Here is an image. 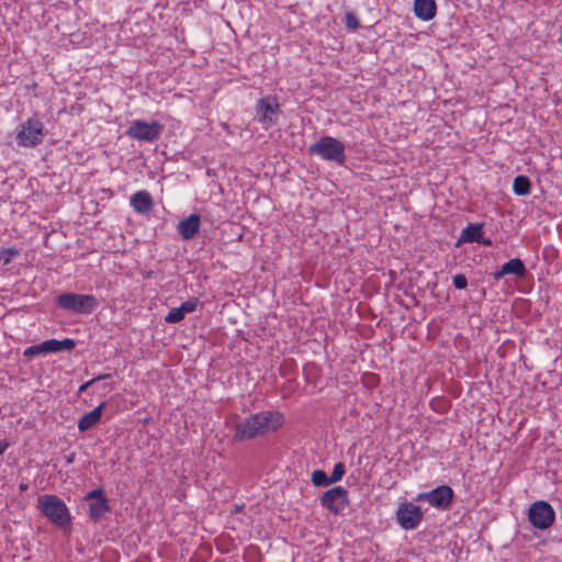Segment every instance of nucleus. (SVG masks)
<instances>
[{"label": "nucleus", "instance_id": "4be33fe9", "mask_svg": "<svg viewBox=\"0 0 562 562\" xmlns=\"http://www.w3.org/2000/svg\"><path fill=\"white\" fill-rule=\"evenodd\" d=\"M20 255V250L15 247L1 248L0 249V262L9 265L12 259Z\"/></svg>", "mask_w": 562, "mask_h": 562}, {"label": "nucleus", "instance_id": "c85d7f7f", "mask_svg": "<svg viewBox=\"0 0 562 562\" xmlns=\"http://www.w3.org/2000/svg\"><path fill=\"white\" fill-rule=\"evenodd\" d=\"M452 283L457 289L463 290L468 286V279L464 274H457L453 277Z\"/></svg>", "mask_w": 562, "mask_h": 562}, {"label": "nucleus", "instance_id": "bb28decb", "mask_svg": "<svg viewBox=\"0 0 562 562\" xmlns=\"http://www.w3.org/2000/svg\"><path fill=\"white\" fill-rule=\"evenodd\" d=\"M199 304L198 297H190L186 302H183L179 307L184 314L192 313L196 310V306Z\"/></svg>", "mask_w": 562, "mask_h": 562}, {"label": "nucleus", "instance_id": "9b49d317", "mask_svg": "<svg viewBox=\"0 0 562 562\" xmlns=\"http://www.w3.org/2000/svg\"><path fill=\"white\" fill-rule=\"evenodd\" d=\"M319 502L322 507L337 515L349 504L348 491L342 486L333 487L322 495Z\"/></svg>", "mask_w": 562, "mask_h": 562}, {"label": "nucleus", "instance_id": "393cba45", "mask_svg": "<svg viewBox=\"0 0 562 562\" xmlns=\"http://www.w3.org/2000/svg\"><path fill=\"white\" fill-rule=\"evenodd\" d=\"M345 472H346V470H345L344 463L342 462L336 463L335 467H334V470L331 472V475L328 476L329 481H330V484L337 483V482L341 481Z\"/></svg>", "mask_w": 562, "mask_h": 562}, {"label": "nucleus", "instance_id": "0eeeda50", "mask_svg": "<svg viewBox=\"0 0 562 562\" xmlns=\"http://www.w3.org/2000/svg\"><path fill=\"white\" fill-rule=\"evenodd\" d=\"M44 134V124L32 117L19 126L16 143L22 147H35L42 143Z\"/></svg>", "mask_w": 562, "mask_h": 562}, {"label": "nucleus", "instance_id": "423d86ee", "mask_svg": "<svg viewBox=\"0 0 562 562\" xmlns=\"http://www.w3.org/2000/svg\"><path fill=\"white\" fill-rule=\"evenodd\" d=\"M454 498V492L449 485H440L429 492H423L417 494V502H426L431 507L446 512L451 508Z\"/></svg>", "mask_w": 562, "mask_h": 562}, {"label": "nucleus", "instance_id": "7c9ffc66", "mask_svg": "<svg viewBox=\"0 0 562 562\" xmlns=\"http://www.w3.org/2000/svg\"><path fill=\"white\" fill-rule=\"evenodd\" d=\"M477 244H482L484 246H492L493 241L491 238H485L483 235L481 236L480 240H477Z\"/></svg>", "mask_w": 562, "mask_h": 562}, {"label": "nucleus", "instance_id": "aec40b11", "mask_svg": "<svg viewBox=\"0 0 562 562\" xmlns=\"http://www.w3.org/2000/svg\"><path fill=\"white\" fill-rule=\"evenodd\" d=\"M531 181L527 176L519 175L514 179L513 191L516 195L526 196L530 193Z\"/></svg>", "mask_w": 562, "mask_h": 562}, {"label": "nucleus", "instance_id": "9d476101", "mask_svg": "<svg viewBox=\"0 0 562 562\" xmlns=\"http://www.w3.org/2000/svg\"><path fill=\"white\" fill-rule=\"evenodd\" d=\"M85 501H89V517L94 522L100 521L105 514L111 512L110 501L103 488H95L88 492Z\"/></svg>", "mask_w": 562, "mask_h": 562}, {"label": "nucleus", "instance_id": "a211bd4d", "mask_svg": "<svg viewBox=\"0 0 562 562\" xmlns=\"http://www.w3.org/2000/svg\"><path fill=\"white\" fill-rule=\"evenodd\" d=\"M44 342H45L47 353H58V352H64V351L69 352L77 345L76 340L71 339V338H65L63 340L48 339V340H45Z\"/></svg>", "mask_w": 562, "mask_h": 562}, {"label": "nucleus", "instance_id": "5701e85b", "mask_svg": "<svg viewBox=\"0 0 562 562\" xmlns=\"http://www.w3.org/2000/svg\"><path fill=\"white\" fill-rule=\"evenodd\" d=\"M46 355L47 351H46V347H45V342H41V344H37V345H32L30 347H27L24 351H23V357L27 358V359H32L34 356H37V355Z\"/></svg>", "mask_w": 562, "mask_h": 562}, {"label": "nucleus", "instance_id": "f257e3e1", "mask_svg": "<svg viewBox=\"0 0 562 562\" xmlns=\"http://www.w3.org/2000/svg\"><path fill=\"white\" fill-rule=\"evenodd\" d=\"M283 415L279 412L266 411L249 415L235 425L234 439L244 441L276 431L283 425Z\"/></svg>", "mask_w": 562, "mask_h": 562}, {"label": "nucleus", "instance_id": "6e6552de", "mask_svg": "<svg viewBox=\"0 0 562 562\" xmlns=\"http://www.w3.org/2000/svg\"><path fill=\"white\" fill-rule=\"evenodd\" d=\"M528 519L532 527L539 530L550 528L555 521V512L546 501H538L530 505Z\"/></svg>", "mask_w": 562, "mask_h": 562}, {"label": "nucleus", "instance_id": "cd10ccee", "mask_svg": "<svg viewBox=\"0 0 562 562\" xmlns=\"http://www.w3.org/2000/svg\"><path fill=\"white\" fill-rule=\"evenodd\" d=\"M110 376H111V374H100V375L87 381L86 383H83L79 386L78 394L86 392L88 390V387H90L94 382L109 379Z\"/></svg>", "mask_w": 562, "mask_h": 562}, {"label": "nucleus", "instance_id": "473e14b6", "mask_svg": "<svg viewBox=\"0 0 562 562\" xmlns=\"http://www.w3.org/2000/svg\"><path fill=\"white\" fill-rule=\"evenodd\" d=\"M74 458H75V454H70L69 457H67V463H71L74 461Z\"/></svg>", "mask_w": 562, "mask_h": 562}, {"label": "nucleus", "instance_id": "4468645a", "mask_svg": "<svg viewBox=\"0 0 562 562\" xmlns=\"http://www.w3.org/2000/svg\"><path fill=\"white\" fill-rule=\"evenodd\" d=\"M130 204L136 213L147 214L153 210L155 202L148 191L139 190L131 195Z\"/></svg>", "mask_w": 562, "mask_h": 562}, {"label": "nucleus", "instance_id": "f3484780", "mask_svg": "<svg viewBox=\"0 0 562 562\" xmlns=\"http://www.w3.org/2000/svg\"><path fill=\"white\" fill-rule=\"evenodd\" d=\"M483 235V224H468L461 232L457 246L463 243H477Z\"/></svg>", "mask_w": 562, "mask_h": 562}, {"label": "nucleus", "instance_id": "2f4dec72", "mask_svg": "<svg viewBox=\"0 0 562 562\" xmlns=\"http://www.w3.org/2000/svg\"><path fill=\"white\" fill-rule=\"evenodd\" d=\"M9 443L5 440H0V456L8 449Z\"/></svg>", "mask_w": 562, "mask_h": 562}, {"label": "nucleus", "instance_id": "a878e982", "mask_svg": "<svg viewBox=\"0 0 562 562\" xmlns=\"http://www.w3.org/2000/svg\"><path fill=\"white\" fill-rule=\"evenodd\" d=\"M345 24L348 29L356 31L360 27V21L355 12H347L345 15Z\"/></svg>", "mask_w": 562, "mask_h": 562}, {"label": "nucleus", "instance_id": "1a4fd4ad", "mask_svg": "<svg viewBox=\"0 0 562 562\" xmlns=\"http://www.w3.org/2000/svg\"><path fill=\"white\" fill-rule=\"evenodd\" d=\"M397 524L405 530L416 529L424 519V513L418 505L409 502L402 503L396 513Z\"/></svg>", "mask_w": 562, "mask_h": 562}, {"label": "nucleus", "instance_id": "2eb2a0df", "mask_svg": "<svg viewBox=\"0 0 562 562\" xmlns=\"http://www.w3.org/2000/svg\"><path fill=\"white\" fill-rule=\"evenodd\" d=\"M437 12V4L435 0H415L414 1V13L423 20L429 21L435 18Z\"/></svg>", "mask_w": 562, "mask_h": 562}, {"label": "nucleus", "instance_id": "ddd939ff", "mask_svg": "<svg viewBox=\"0 0 562 562\" xmlns=\"http://www.w3.org/2000/svg\"><path fill=\"white\" fill-rule=\"evenodd\" d=\"M200 227L201 216L198 213H192L178 223L177 232L183 239L189 240L199 233Z\"/></svg>", "mask_w": 562, "mask_h": 562}, {"label": "nucleus", "instance_id": "6ab92c4d", "mask_svg": "<svg viewBox=\"0 0 562 562\" xmlns=\"http://www.w3.org/2000/svg\"><path fill=\"white\" fill-rule=\"evenodd\" d=\"M503 266L507 274H514L518 278H525L527 274L526 266L519 258H513L505 262Z\"/></svg>", "mask_w": 562, "mask_h": 562}, {"label": "nucleus", "instance_id": "20e7f679", "mask_svg": "<svg viewBox=\"0 0 562 562\" xmlns=\"http://www.w3.org/2000/svg\"><path fill=\"white\" fill-rule=\"evenodd\" d=\"M56 304L68 312L79 315L92 314L99 306L94 295L65 292L56 297Z\"/></svg>", "mask_w": 562, "mask_h": 562}, {"label": "nucleus", "instance_id": "f8f14e48", "mask_svg": "<svg viewBox=\"0 0 562 562\" xmlns=\"http://www.w3.org/2000/svg\"><path fill=\"white\" fill-rule=\"evenodd\" d=\"M279 103L274 98H262L257 102L258 121L267 130L277 123V114L279 112Z\"/></svg>", "mask_w": 562, "mask_h": 562}, {"label": "nucleus", "instance_id": "72a5a7b5", "mask_svg": "<svg viewBox=\"0 0 562 562\" xmlns=\"http://www.w3.org/2000/svg\"><path fill=\"white\" fill-rule=\"evenodd\" d=\"M20 490H21V491H25V490H27V485H26V484H21V485H20Z\"/></svg>", "mask_w": 562, "mask_h": 562}, {"label": "nucleus", "instance_id": "39448f33", "mask_svg": "<svg viewBox=\"0 0 562 562\" xmlns=\"http://www.w3.org/2000/svg\"><path fill=\"white\" fill-rule=\"evenodd\" d=\"M162 130L164 126L157 121L135 120L130 124L125 134L132 139L154 143L160 137Z\"/></svg>", "mask_w": 562, "mask_h": 562}, {"label": "nucleus", "instance_id": "b1692460", "mask_svg": "<svg viewBox=\"0 0 562 562\" xmlns=\"http://www.w3.org/2000/svg\"><path fill=\"white\" fill-rule=\"evenodd\" d=\"M184 316L186 314L181 311L180 307L171 308L165 316V322L168 324H176L181 322L184 318Z\"/></svg>", "mask_w": 562, "mask_h": 562}, {"label": "nucleus", "instance_id": "412c9836", "mask_svg": "<svg viewBox=\"0 0 562 562\" xmlns=\"http://www.w3.org/2000/svg\"><path fill=\"white\" fill-rule=\"evenodd\" d=\"M311 481L314 486L323 487L330 485L329 477L327 476L326 472L323 470H315L312 473Z\"/></svg>", "mask_w": 562, "mask_h": 562}, {"label": "nucleus", "instance_id": "c756f323", "mask_svg": "<svg viewBox=\"0 0 562 562\" xmlns=\"http://www.w3.org/2000/svg\"><path fill=\"white\" fill-rule=\"evenodd\" d=\"M506 274H507V273H506V271L504 270V266H502L499 270H497V271H495V272L493 273V278H494L495 280H501V279H502L503 277H505Z\"/></svg>", "mask_w": 562, "mask_h": 562}, {"label": "nucleus", "instance_id": "7ed1b4c3", "mask_svg": "<svg viewBox=\"0 0 562 562\" xmlns=\"http://www.w3.org/2000/svg\"><path fill=\"white\" fill-rule=\"evenodd\" d=\"M37 508L56 527L64 528L71 521L67 505L56 495L45 494L40 496Z\"/></svg>", "mask_w": 562, "mask_h": 562}, {"label": "nucleus", "instance_id": "f03ea898", "mask_svg": "<svg viewBox=\"0 0 562 562\" xmlns=\"http://www.w3.org/2000/svg\"><path fill=\"white\" fill-rule=\"evenodd\" d=\"M311 156H317L321 159L334 162L338 166L345 165L347 160L346 147L344 143L333 136H322L308 147Z\"/></svg>", "mask_w": 562, "mask_h": 562}, {"label": "nucleus", "instance_id": "dca6fc26", "mask_svg": "<svg viewBox=\"0 0 562 562\" xmlns=\"http://www.w3.org/2000/svg\"><path fill=\"white\" fill-rule=\"evenodd\" d=\"M105 405H106L105 402H102L94 409L85 414L78 420V429L80 431H87V430L91 429L92 427H94L101 420L102 412H103Z\"/></svg>", "mask_w": 562, "mask_h": 562}]
</instances>
